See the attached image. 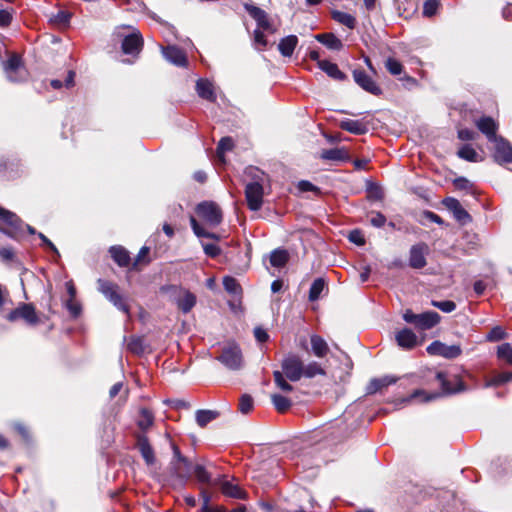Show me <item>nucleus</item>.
Returning <instances> with one entry per match:
<instances>
[{"label":"nucleus","mask_w":512,"mask_h":512,"mask_svg":"<svg viewBox=\"0 0 512 512\" xmlns=\"http://www.w3.org/2000/svg\"><path fill=\"white\" fill-rule=\"evenodd\" d=\"M370 223L376 228H381L386 223V217L381 212H372Z\"/></svg>","instance_id":"nucleus-56"},{"label":"nucleus","mask_w":512,"mask_h":512,"mask_svg":"<svg viewBox=\"0 0 512 512\" xmlns=\"http://www.w3.org/2000/svg\"><path fill=\"white\" fill-rule=\"evenodd\" d=\"M12 21V13L8 10H0V27L8 26Z\"/></svg>","instance_id":"nucleus-62"},{"label":"nucleus","mask_w":512,"mask_h":512,"mask_svg":"<svg viewBox=\"0 0 512 512\" xmlns=\"http://www.w3.org/2000/svg\"><path fill=\"white\" fill-rule=\"evenodd\" d=\"M395 339L397 344L403 349H412L418 343L416 334L409 328L398 331Z\"/></svg>","instance_id":"nucleus-22"},{"label":"nucleus","mask_w":512,"mask_h":512,"mask_svg":"<svg viewBox=\"0 0 512 512\" xmlns=\"http://www.w3.org/2000/svg\"><path fill=\"white\" fill-rule=\"evenodd\" d=\"M234 146L233 140L230 137H223L217 146V156L218 158L223 161L224 160V154L227 151L232 150Z\"/></svg>","instance_id":"nucleus-45"},{"label":"nucleus","mask_w":512,"mask_h":512,"mask_svg":"<svg viewBox=\"0 0 512 512\" xmlns=\"http://www.w3.org/2000/svg\"><path fill=\"white\" fill-rule=\"evenodd\" d=\"M454 186L460 190H468L471 189L473 185L468 179L464 177H458L454 180Z\"/></svg>","instance_id":"nucleus-58"},{"label":"nucleus","mask_w":512,"mask_h":512,"mask_svg":"<svg viewBox=\"0 0 512 512\" xmlns=\"http://www.w3.org/2000/svg\"><path fill=\"white\" fill-rule=\"evenodd\" d=\"M14 257V252L10 247L0 248V258L4 261H11Z\"/></svg>","instance_id":"nucleus-64"},{"label":"nucleus","mask_w":512,"mask_h":512,"mask_svg":"<svg viewBox=\"0 0 512 512\" xmlns=\"http://www.w3.org/2000/svg\"><path fill=\"white\" fill-rule=\"evenodd\" d=\"M317 375H325V370L315 361L310 362L306 366L303 365V376L313 378Z\"/></svg>","instance_id":"nucleus-42"},{"label":"nucleus","mask_w":512,"mask_h":512,"mask_svg":"<svg viewBox=\"0 0 512 512\" xmlns=\"http://www.w3.org/2000/svg\"><path fill=\"white\" fill-rule=\"evenodd\" d=\"M221 491L225 496L235 499H245L246 492L238 485H235L229 481H223L221 483Z\"/></svg>","instance_id":"nucleus-27"},{"label":"nucleus","mask_w":512,"mask_h":512,"mask_svg":"<svg viewBox=\"0 0 512 512\" xmlns=\"http://www.w3.org/2000/svg\"><path fill=\"white\" fill-rule=\"evenodd\" d=\"M110 254L113 260L121 267H127L130 264V256L122 246H112Z\"/></svg>","instance_id":"nucleus-28"},{"label":"nucleus","mask_w":512,"mask_h":512,"mask_svg":"<svg viewBox=\"0 0 512 512\" xmlns=\"http://www.w3.org/2000/svg\"><path fill=\"white\" fill-rule=\"evenodd\" d=\"M432 305L445 313H450L456 309V304L451 300L432 301Z\"/></svg>","instance_id":"nucleus-53"},{"label":"nucleus","mask_w":512,"mask_h":512,"mask_svg":"<svg viewBox=\"0 0 512 512\" xmlns=\"http://www.w3.org/2000/svg\"><path fill=\"white\" fill-rule=\"evenodd\" d=\"M196 213L211 227L218 226L223 219L220 207L212 201L199 203L196 207Z\"/></svg>","instance_id":"nucleus-7"},{"label":"nucleus","mask_w":512,"mask_h":512,"mask_svg":"<svg viewBox=\"0 0 512 512\" xmlns=\"http://www.w3.org/2000/svg\"><path fill=\"white\" fill-rule=\"evenodd\" d=\"M439 7L437 0H426L423 5V15L426 17H432L436 14Z\"/></svg>","instance_id":"nucleus-51"},{"label":"nucleus","mask_w":512,"mask_h":512,"mask_svg":"<svg viewBox=\"0 0 512 512\" xmlns=\"http://www.w3.org/2000/svg\"><path fill=\"white\" fill-rule=\"evenodd\" d=\"M442 394L441 393H427L424 390H415L405 401L409 402L412 399L421 398L420 400L422 402H429L432 400H435L439 398Z\"/></svg>","instance_id":"nucleus-43"},{"label":"nucleus","mask_w":512,"mask_h":512,"mask_svg":"<svg viewBox=\"0 0 512 512\" xmlns=\"http://www.w3.org/2000/svg\"><path fill=\"white\" fill-rule=\"evenodd\" d=\"M385 67L392 75H400L403 71V65L393 57H389L385 61Z\"/></svg>","instance_id":"nucleus-47"},{"label":"nucleus","mask_w":512,"mask_h":512,"mask_svg":"<svg viewBox=\"0 0 512 512\" xmlns=\"http://www.w3.org/2000/svg\"><path fill=\"white\" fill-rule=\"evenodd\" d=\"M1 316L9 322L23 321L27 326L35 327L41 320L34 306L30 303H20L16 308L4 310Z\"/></svg>","instance_id":"nucleus-2"},{"label":"nucleus","mask_w":512,"mask_h":512,"mask_svg":"<svg viewBox=\"0 0 512 512\" xmlns=\"http://www.w3.org/2000/svg\"><path fill=\"white\" fill-rule=\"evenodd\" d=\"M436 379L439 381L443 394H455L466 390V386L461 378L456 374H447L439 371L436 374Z\"/></svg>","instance_id":"nucleus-8"},{"label":"nucleus","mask_w":512,"mask_h":512,"mask_svg":"<svg viewBox=\"0 0 512 512\" xmlns=\"http://www.w3.org/2000/svg\"><path fill=\"white\" fill-rule=\"evenodd\" d=\"M459 158L464 159L469 162H478L481 161L479 154L476 150L469 144L463 145L457 152Z\"/></svg>","instance_id":"nucleus-33"},{"label":"nucleus","mask_w":512,"mask_h":512,"mask_svg":"<svg viewBox=\"0 0 512 512\" xmlns=\"http://www.w3.org/2000/svg\"><path fill=\"white\" fill-rule=\"evenodd\" d=\"M498 356L512 365V346L508 343L499 346Z\"/></svg>","instance_id":"nucleus-52"},{"label":"nucleus","mask_w":512,"mask_h":512,"mask_svg":"<svg viewBox=\"0 0 512 512\" xmlns=\"http://www.w3.org/2000/svg\"><path fill=\"white\" fill-rule=\"evenodd\" d=\"M0 221H2L7 227H0V231L10 238L17 239L22 235L24 228L27 229L29 234H36L35 229L24 224L23 221L13 212L0 206Z\"/></svg>","instance_id":"nucleus-1"},{"label":"nucleus","mask_w":512,"mask_h":512,"mask_svg":"<svg viewBox=\"0 0 512 512\" xmlns=\"http://www.w3.org/2000/svg\"><path fill=\"white\" fill-rule=\"evenodd\" d=\"M368 197L373 200H381L383 198V191L380 186L376 184H369L367 188Z\"/></svg>","instance_id":"nucleus-55"},{"label":"nucleus","mask_w":512,"mask_h":512,"mask_svg":"<svg viewBox=\"0 0 512 512\" xmlns=\"http://www.w3.org/2000/svg\"><path fill=\"white\" fill-rule=\"evenodd\" d=\"M238 408L242 414H248L253 409L252 397L247 394L242 395L239 400Z\"/></svg>","instance_id":"nucleus-50"},{"label":"nucleus","mask_w":512,"mask_h":512,"mask_svg":"<svg viewBox=\"0 0 512 512\" xmlns=\"http://www.w3.org/2000/svg\"><path fill=\"white\" fill-rule=\"evenodd\" d=\"M254 43L259 47V48H264L266 47L267 45V40L265 38V35L264 33L259 30V29H256L254 31Z\"/></svg>","instance_id":"nucleus-59"},{"label":"nucleus","mask_w":512,"mask_h":512,"mask_svg":"<svg viewBox=\"0 0 512 512\" xmlns=\"http://www.w3.org/2000/svg\"><path fill=\"white\" fill-rule=\"evenodd\" d=\"M192 474L195 475L200 483L210 484L212 481L211 474L206 470L205 466L201 464L193 465Z\"/></svg>","instance_id":"nucleus-40"},{"label":"nucleus","mask_w":512,"mask_h":512,"mask_svg":"<svg viewBox=\"0 0 512 512\" xmlns=\"http://www.w3.org/2000/svg\"><path fill=\"white\" fill-rule=\"evenodd\" d=\"M143 47V38L139 31H133L132 33L125 35L121 48L122 52L126 55H131L136 58L141 52Z\"/></svg>","instance_id":"nucleus-11"},{"label":"nucleus","mask_w":512,"mask_h":512,"mask_svg":"<svg viewBox=\"0 0 512 512\" xmlns=\"http://www.w3.org/2000/svg\"><path fill=\"white\" fill-rule=\"evenodd\" d=\"M428 247L424 243L413 245L409 253V265L414 269H421L426 265L425 254Z\"/></svg>","instance_id":"nucleus-16"},{"label":"nucleus","mask_w":512,"mask_h":512,"mask_svg":"<svg viewBox=\"0 0 512 512\" xmlns=\"http://www.w3.org/2000/svg\"><path fill=\"white\" fill-rule=\"evenodd\" d=\"M443 203L453 213L457 221L462 224H466L471 221L469 213L462 207L457 199L448 197L443 201Z\"/></svg>","instance_id":"nucleus-17"},{"label":"nucleus","mask_w":512,"mask_h":512,"mask_svg":"<svg viewBox=\"0 0 512 512\" xmlns=\"http://www.w3.org/2000/svg\"><path fill=\"white\" fill-rule=\"evenodd\" d=\"M332 18L336 22H338V23L348 27L349 29H354L355 26H356V19H355V17L352 16L351 14H349V13H345V12H342V11H333L332 12Z\"/></svg>","instance_id":"nucleus-32"},{"label":"nucleus","mask_w":512,"mask_h":512,"mask_svg":"<svg viewBox=\"0 0 512 512\" xmlns=\"http://www.w3.org/2000/svg\"><path fill=\"white\" fill-rule=\"evenodd\" d=\"M98 290L109 300L118 310L128 314L129 307L124 303L119 288L115 283L107 280L98 279Z\"/></svg>","instance_id":"nucleus-6"},{"label":"nucleus","mask_w":512,"mask_h":512,"mask_svg":"<svg viewBox=\"0 0 512 512\" xmlns=\"http://www.w3.org/2000/svg\"><path fill=\"white\" fill-rule=\"evenodd\" d=\"M349 240L357 245H364L365 239L360 231L354 230L350 232Z\"/></svg>","instance_id":"nucleus-63"},{"label":"nucleus","mask_w":512,"mask_h":512,"mask_svg":"<svg viewBox=\"0 0 512 512\" xmlns=\"http://www.w3.org/2000/svg\"><path fill=\"white\" fill-rule=\"evenodd\" d=\"M323 45L332 50H340L343 46L341 40L332 33H329Z\"/></svg>","instance_id":"nucleus-54"},{"label":"nucleus","mask_w":512,"mask_h":512,"mask_svg":"<svg viewBox=\"0 0 512 512\" xmlns=\"http://www.w3.org/2000/svg\"><path fill=\"white\" fill-rule=\"evenodd\" d=\"M298 189L301 192H316L319 193V188L313 185L311 182L307 180H302L298 183Z\"/></svg>","instance_id":"nucleus-57"},{"label":"nucleus","mask_w":512,"mask_h":512,"mask_svg":"<svg viewBox=\"0 0 512 512\" xmlns=\"http://www.w3.org/2000/svg\"><path fill=\"white\" fill-rule=\"evenodd\" d=\"M282 370L285 376L293 382L299 381L303 376V362L299 356L289 354L282 360Z\"/></svg>","instance_id":"nucleus-9"},{"label":"nucleus","mask_w":512,"mask_h":512,"mask_svg":"<svg viewBox=\"0 0 512 512\" xmlns=\"http://www.w3.org/2000/svg\"><path fill=\"white\" fill-rule=\"evenodd\" d=\"M7 78L11 82H19L25 79L26 72L23 68L21 58L14 54L3 64Z\"/></svg>","instance_id":"nucleus-10"},{"label":"nucleus","mask_w":512,"mask_h":512,"mask_svg":"<svg viewBox=\"0 0 512 512\" xmlns=\"http://www.w3.org/2000/svg\"><path fill=\"white\" fill-rule=\"evenodd\" d=\"M190 224L193 232L197 237H204L216 240L219 239L218 235L205 231L193 216L190 217Z\"/></svg>","instance_id":"nucleus-44"},{"label":"nucleus","mask_w":512,"mask_h":512,"mask_svg":"<svg viewBox=\"0 0 512 512\" xmlns=\"http://www.w3.org/2000/svg\"><path fill=\"white\" fill-rule=\"evenodd\" d=\"M223 285L225 290L232 295H239L241 293V286L237 280L233 277L226 276L223 279Z\"/></svg>","instance_id":"nucleus-46"},{"label":"nucleus","mask_w":512,"mask_h":512,"mask_svg":"<svg viewBox=\"0 0 512 512\" xmlns=\"http://www.w3.org/2000/svg\"><path fill=\"white\" fill-rule=\"evenodd\" d=\"M512 380V372H502L486 383V387L498 386Z\"/></svg>","instance_id":"nucleus-48"},{"label":"nucleus","mask_w":512,"mask_h":512,"mask_svg":"<svg viewBox=\"0 0 512 512\" xmlns=\"http://www.w3.org/2000/svg\"><path fill=\"white\" fill-rule=\"evenodd\" d=\"M253 180L247 183L245 187V197L248 208L252 211H258L263 205V172L256 171Z\"/></svg>","instance_id":"nucleus-3"},{"label":"nucleus","mask_w":512,"mask_h":512,"mask_svg":"<svg viewBox=\"0 0 512 512\" xmlns=\"http://www.w3.org/2000/svg\"><path fill=\"white\" fill-rule=\"evenodd\" d=\"M476 135V132L466 128L458 131V138L462 141L474 140Z\"/></svg>","instance_id":"nucleus-60"},{"label":"nucleus","mask_w":512,"mask_h":512,"mask_svg":"<svg viewBox=\"0 0 512 512\" xmlns=\"http://www.w3.org/2000/svg\"><path fill=\"white\" fill-rule=\"evenodd\" d=\"M154 423V415L153 413L147 409L143 408L140 410L139 419L137 421V424L140 429L143 431H146L149 429Z\"/></svg>","instance_id":"nucleus-36"},{"label":"nucleus","mask_w":512,"mask_h":512,"mask_svg":"<svg viewBox=\"0 0 512 512\" xmlns=\"http://www.w3.org/2000/svg\"><path fill=\"white\" fill-rule=\"evenodd\" d=\"M339 127L355 135L366 134L369 130L368 122L365 120L344 119L339 123Z\"/></svg>","instance_id":"nucleus-19"},{"label":"nucleus","mask_w":512,"mask_h":512,"mask_svg":"<svg viewBox=\"0 0 512 512\" xmlns=\"http://www.w3.org/2000/svg\"><path fill=\"white\" fill-rule=\"evenodd\" d=\"M217 360L230 370H239L243 366L241 349L238 344L234 342L227 343L222 348V352L217 357Z\"/></svg>","instance_id":"nucleus-5"},{"label":"nucleus","mask_w":512,"mask_h":512,"mask_svg":"<svg viewBox=\"0 0 512 512\" xmlns=\"http://www.w3.org/2000/svg\"><path fill=\"white\" fill-rule=\"evenodd\" d=\"M196 91L198 95L208 101H215L216 96L213 90V85L207 79H199L196 83Z\"/></svg>","instance_id":"nucleus-25"},{"label":"nucleus","mask_w":512,"mask_h":512,"mask_svg":"<svg viewBox=\"0 0 512 512\" xmlns=\"http://www.w3.org/2000/svg\"><path fill=\"white\" fill-rule=\"evenodd\" d=\"M397 377L386 375L381 378L372 379L367 386V394H374L389 385L396 383Z\"/></svg>","instance_id":"nucleus-24"},{"label":"nucleus","mask_w":512,"mask_h":512,"mask_svg":"<svg viewBox=\"0 0 512 512\" xmlns=\"http://www.w3.org/2000/svg\"><path fill=\"white\" fill-rule=\"evenodd\" d=\"M405 322L413 324L417 329L429 330L440 322V315L435 311H426L421 314H415L407 309L403 314Z\"/></svg>","instance_id":"nucleus-4"},{"label":"nucleus","mask_w":512,"mask_h":512,"mask_svg":"<svg viewBox=\"0 0 512 512\" xmlns=\"http://www.w3.org/2000/svg\"><path fill=\"white\" fill-rule=\"evenodd\" d=\"M312 352L316 357L322 358L327 355L329 347L327 342L319 335H312L310 338Z\"/></svg>","instance_id":"nucleus-26"},{"label":"nucleus","mask_w":512,"mask_h":512,"mask_svg":"<svg viewBox=\"0 0 512 512\" xmlns=\"http://www.w3.org/2000/svg\"><path fill=\"white\" fill-rule=\"evenodd\" d=\"M289 259L288 253L283 249H275L270 254V263L273 267H283Z\"/></svg>","instance_id":"nucleus-34"},{"label":"nucleus","mask_w":512,"mask_h":512,"mask_svg":"<svg viewBox=\"0 0 512 512\" xmlns=\"http://www.w3.org/2000/svg\"><path fill=\"white\" fill-rule=\"evenodd\" d=\"M193 464L186 458L182 461H171V474L175 476L181 484H184L192 475Z\"/></svg>","instance_id":"nucleus-14"},{"label":"nucleus","mask_w":512,"mask_h":512,"mask_svg":"<svg viewBox=\"0 0 512 512\" xmlns=\"http://www.w3.org/2000/svg\"><path fill=\"white\" fill-rule=\"evenodd\" d=\"M217 417L218 412L212 410H198L196 412V422L200 427H205Z\"/></svg>","instance_id":"nucleus-37"},{"label":"nucleus","mask_w":512,"mask_h":512,"mask_svg":"<svg viewBox=\"0 0 512 512\" xmlns=\"http://www.w3.org/2000/svg\"><path fill=\"white\" fill-rule=\"evenodd\" d=\"M127 349L136 355L144 353L146 349L144 338L137 336L131 337L127 343Z\"/></svg>","instance_id":"nucleus-38"},{"label":"nucleus","mask_w":512,"mask_h":512,"mask_svg":"<svg viewBox=\"0 0 512 512\" xmlns=\"http://www.w3.org/2000/svg\"><path fill=\"white\" fill-rule=\"evenodd\" d=\"M494 143V159L499 164L512 163V146L501 136L492 141Z\"/></svg>","instance_id":"nucleus-12"},{"label":"nucleus","mask_w":512,"mask_h":512,"mask_svg":"<svg viewBox=\"0 0 512 512\" xmlns=\"http://www.w3.org/2000/svg\"><path fill=\"white\" fill-rule=\"evenodd\" d=\"M319 68L333 79L343 80L345 78V74L339 70L338 66L327 60L319 62Z\"/></svg>","instance_id":"nucleus-31"},{"label":"nucleus","mask_w":512,"mask_h":512,"mask_svg":"<svg viewBox=\"0 0 512 512\" xmlns=\"http://www.w3.org/2000/svg\"><path fill=\"white\" fill-rule=\"evenodd\" d=\"M137 446L146 464L153 465L155 463L154 450L145 435L138 436Z\"/></svg>","instance_id":"nucleus-23"},{"label":"nucleus","mask_w":512,"mask_h":512,"mask_svg":"<svg viewBox=\"0 0 512 512\" xmlns=\"http://www.w3.org/2000/svg\"><path fill=\"white\" fill-rule=\"evenodd\" d=\"M321 157L325 160L343 161L348 158L347 151L343 148H333L324 150Z\"/></svg>","instance_id":"nucleus-35"},{"label":"nucleus","mask_w":512,"mask_h":512,"mask_svg":"<svg viewBox=\"0 0 512 512\" xmlns=\"http://www.w3.org/2000/svg\"><path fill=\"white\" fill-rule=\"evenodd\" d=\"M274 381L277 387L285 392H291L293 390L292 385H290L284 378V375L280 371H274L273 373Z\"/></svg>","instance_id":"nucleus-49"},{"label":"nucleus","mask_w":512,"mask_h":512,"mask_svg":"<svg viewBox=\"0 0 512 512\" xmlns=\"http://www.w3.org/2000/svg\"><path fill=\"white\" fill-rule=\"evenodd\" d=\"M162 54L168 62L176 66H185L187 64L185 53L182 49L176 46L169 45L167 47H163Z\"/></svg>","instance_id":"nucleus-18"},{"label":"nucleus","mask_w":512,"mask_h":512,"mask_svg":"<svg viewBox=\"0 0 512 512\" xmlns=\"http://www.w3.org/2000/svg\"><path fill=\"white\" fill-rule=\"evenodd\" d=\"M427 352L431 355L453 359L461 354V348L458 345H446L439 341H434L427 347Z\"/></svg>","instance_id":"nucleus-13"},{"label":"nucleus","mask_w":512,"mask_h":512,"mask_svg":"<svg viewBox=\"0 0 512 512\" xmlns=\"http://www.w3.org/2000/svg\"><path fill=\"white\" fill-rule=\"evenodd\" d=\"M271 400L276 410L280 413L287 411L291 406V401L280 394H273Z\"/></svg>","instance_id":"nucleus-41"},{"label":"nucleus","mask_w":512,"mask_h":512,"mask_svg":"<svg viewBox=\"0 0 512 512\" xmlns=\"http://www.w3.org/2000/svg\"><path fill=\"white\" fill-rule=\"evenodd\" d=\"M353 78L355 82L365 91L373 94L380 95L382 93L381 88L375 83V81L363 70H354Z\"/></svg>","instance_id":"nucleus-15"},{"label":"nucleus","mask_w":512,"mask_h":512,"mask_svg":"<svg viewBox=\"0 0 512 512\" xmlns=\"http://www.w3.org/2000/svg\"><path fill=\"white\" fill-rule=\"evenodd\" d=\"M196 304V296L189 292L184 291L183 294L177 299V306L183 313H188Z\"/></svg>","instance_id":"nucleus-30"},{"label":"nucleus","mask_w":512,"mask_h":512,"mask_svg":"<svg viewBox=\"0 0 512 512\" xmlns=\"http://www.w3.org/2000/svg\"><path fill=\"white\" fill-rule=\"evenodd\" d=\"M203 249L205 254L210 257H217L221 253V249L215 244H205Z\"/></svg>","instance_id":"nucleus-61"},{"label":"nucleus","mask_w":512,"mask_h":512,"mask_svg":"<svg viewBox=\"0 0 512 512\" xmlns=\"http://www.w3.org/2000/svg\"><path fill=\"white\" fill-rule=\"evenodd\" d=\"M245 10L257 22L258 27L264 30H271V25L268 20L267 13L259 7L252 4H245Z\"/></svg>","instance_id":"nucleus-20"},{"label":"nucleus","mask_w":512,"mask_h":512,"mask_svg":"<svg viewBox=\"0 0 512 512\" xmlns=\"http://www.w3.org/2000/svg\"><path fill=\"white\" fill-rule=\"evenodd\" d=\"M476 126L490 142L498 137L496 134L498 125L491 117H482L478 119L476 121Z\"/></svg>","instance_id":"nucleus-21"},{"label":"nucleus","mask_w":512,"mask_h":512,"mask_svg":"<svg viewBox=\"0 0 512 512\" xmlns=\"http://www.w3.org/2000/svg\"><path fill=\"white\" fill-rule=\"evenodd\" d=\"M326 286V282L323 278H317L313 281L311 284L310 290H309V300L314 302L319 299L322 291L324 290Z\"/></svg>","instance_id":"nucleus-39"},{"label":"nucleus","mask_w":512,"mask_h":512,"mask_svg":"<svg viewBox=\"0 0 512 512\" xmlns=\"http://www.w3.org/2000/svg\"><path fill=\"white\" fill-rule=\"evenodd\" d=\"M298 43V38L295 35H289L283 39L278 44V49L280 53L285 57H290Z\"/></svg>","instance_id":"nucleus-29"}]
</instances>
